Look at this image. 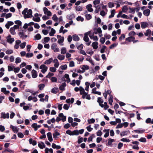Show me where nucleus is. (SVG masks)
Masks as SVG:
<instances>
[{
  "mask_svg": "<svg viewBox=\"0 0 153 153\" xmlns=\"http://www.w3.org/2000/svg\"><path fill=\"white\" fill-rule=\"evenodd\" d=\"M85 17L86 19L88 20L92 18L91 15L90 14H86L85 15Z\"/></svg>",
  "mask_w": 153,
  "mask_h": 153,
  "instance_id": "63",
  "label": "nucleus"
},
{
  "mask_svg": "<svg viewBox=\"0 0 153 153\" xmlns=\"http://www.w3.org/2000/svg\"><path fill=\"white\" fill-rule=\"evenodd\" d=\"M7 42L10 44H12L14 41V39L13 38H11V36L10 35L7 37Z\"/></svg>",
  "mask_w": 153,
  "mask_h": 153,
  "instance_id": "9",
  "label": "nucleus"
},
{
  "mask_svg": "<svg viewBox=\"0 0 153 153\" xmlns=\"http://www.w3.org/2000/svg\"><path fill=\"white\" fill-rule=\"evenodd\" d=\"M44 4L45 6H49L50 5V3L48 0H45L44 2Z\"/></svg>",
  "mask_w": 153,
  "mask_h": 153,
  "instance_id": "56",
  "label": "nucleus"
},
{
  "mask_svg": "<svg viewBox=\"0 0 153 153\" xmlns=\"http://www.w3.org/2000/svg\"><path fill=\"white\" fill-rule=\"evenodd\" d=\"M73 39L75 41H78L79 40V38L77 35L74 34L73 36Z\"/></svg>",
  "mask_w": 153,
  "mask_h": 153,
  "instance_id": "20",
  "label": "nucleus"
},
{
  "mask_svg": "<svg viewBox=\"0 0 153 153\" xmlns=\"http://www.w3.org/2000/svg\"><path fill=\"white\" fill-rule=\"evenodd\" d=\"M75 10L76 11H81L82 10V7L80 6H76L75 7Z\"/></svg>",
  "mask_w": 153,
  "mask_h": 153,
  "instance_id": "31",
  "label": "nucleus"
},
{
  "mask_svg": "<svg viewBox=\"0 0 153 153\" xmlns=\"http://www.w3.org/2000/svg\"><path fill=\"white\" fill-rule=\"evenodd\" d=\"M45 86V85L44 84H40L38 85V88L39 90H42Z\"/></svg>",
  "mask_w": 153,
  "mask_h": 153,
  "instance_id": "39",
  "label": "nucleus"
},
{
  "mask_svg": "<svg viewBox=\"0 0 153 153\" xmlns=\"http://www.w3.org/2000/svg\"><path fill=\"white\" fill-rule=\"evenodd\" d=\"M31 74L33 78H35L37 76L36 71L34 70H33L31 71Z\"/></svg>",
  "mask_w": 153,
  "mask_h": 153,
  "instance_id": "14",
  "label": "nucleus"
},
{
  "mask_svg": "<svg viewBox=\"0 0 153 153\" xmlns=\"http://www.w3.org/2000/svg\"><path fill=\"white\" fill-rule=\"evenodd\" d=\"M43 10L44 13L48 16H51L52 15V13L50 11L48 10V9L46 7L43 8Z\"/></svg>",
  "mask_w": 153,
  "mask_h": 153,
  "instance_id": "7",
  "label": "nucleus"
},
{
  "mask_svg": "<svg viewBox=\"0 0 153 153\" xmlns=\"http://www.w3.org/2000/svg\"><path fill=\"white\" fill-rule=\"evenodd\" d=\"M22 14L24 15V17L25 19L31 18L32 17V12L30 9L28 10L27 8H25L22 12Z\"/></svg>",
  "mask_w": 153,
  "mask_h": 153,
  "instance_id": "1",
  "label": "nucleus"
},
{
  "mask_svg": "<svg viewBox=\"0 0 153 153\" xmlns=\"http://www.w3.org/2000/svg\"><path fill=\"white\" fill-rule=\"evenodd\" d=\"M98 43L97 42H93L92 43V46L93 47L94 49H96L98 48Z\"/></svg>",
  "mask_w": 153,
  "mask_h": 153,
  "instance_id": "19",
  "label": "nucleus"
},
{
  "mask_svg": "<svg viewBox=\"0 0 153 153\" xmlns=\"http://www.w3.org/2000/svg\"><path fill=\"white\" fill-rule=\"evenodd\" d=\"M60 68L62 70H66L67 68V66L66 64L60 66Z\"/></svg>",
  "mask_w": 153,
  "mask_h": 153,
  "instance_id": "42",
  "label": "nucleus"
},
{
  "mask_svg": "<svg viewBox=\"0 0 153 153\" xmlns=\"http://www.w3.org/2000/svg\"><path fill=\"white\" fill-rule=\"evenodd\" d=\"M114 139L109 138L108 140V144L109 146H111L112 144V143L114 142Z\"/></svg>",
  "mask_w": 153,
  "mask_h": 153,
  "instance_id": "36",
  "label": "nucleus"
},
{
  "mask_svg": "<svg viewBox=\"0 0 153 153\" xmlns=\"http://www.w3.org/2000/svg\"><path fill=\"white\" fill-rule=\"evenodd\" d=\"M109 7L112 8L114 6V3L111 2H109L108 4Z\"/></svg>",
  "mask_w": 153,
  "mask_h": 153,
  "instance_id": "53",
  "label": "nucleus"
},
{
  "mask_svg": "<svg viewBox=\"0 0 153 153\" xmlns=\"http://www.w3.org/2000/svg\"><path fill=\"white\" fill-rule=\"evenodd\" d=\"M15 24H17V25L21 26L22 25V23L20 20H16L14 22Z\"/></svg>",
  "mask_w": 153,
  "mask_h": 153,
  "instance_id": "43",
  "label": "nucleus"
},
{
  "mask_svg": "<svg viewBox=\"0 0 153 153\" xmlns=\"http://www.w3.org/2000/svg\"><path fill=\"white\" fill-rule=\"evenodd\" d=\"M66 52V48L65 47L62 48L61 50V53L62 54H65Z\"/></svg>",
  "mask_w": 153,
  "mask_h": 153,
  "instance_id": "34",
  "label": "nucleus"
},
{
  "mask_svg": "<svg viewBox=\"0 0 153 153\" xmlns=\"http://www.w3.org/2000/svg\"><path fill=\"white\" fill-rule=\"evenodd\" d=\"M52 19L54 22H56L58 20V18L56 14L53 15Z\"/></svg>",
  "mask_w": 153,
  "mask_h": 153,
  "instance_id": "46",
  "label": "nucleus"
},
{
  "mask_svg": "<svg viewBox=\"0 0 153 153\" xmlns=\"http://www.w3.org/2000/svg\"><path fill=\"white\" fill-rule=\"evenodd\" d=\"M29 143L32 144L33 146H35L36 144V140H33L32 138H30L29 140Z\"/></svg>",
  "mask_w": 153,
  "mask_h": 153,
  "instance_id": "21",
  "label": "nucleus"
},
{
  "mask_svg": "<svg viewBox=\"0 0 153 153\" xmlns=\"http://www.w3.org/2000/svg\"><path fill=\"white\" fill-rule=\"evenodd\" d=\"M49 70L51 71L54 72L56 71V69L54 67H51L50 68Z\"/></svg>",
  "mask_w": 153,
  "mask_h": 153,
  "instance_id": "50",
  "label": "nucleus"
},
{
  "mask_svg": "<svg viewBox=\"0 0 153 153\" xmlns=\"http://www.w3.org/2000/svg\"><path fill=\"white\" fill-rule=\"evenodd\" d=\"M97 102L99 103V105L102 107H104V105L103 104V100L100 97H99L98 98Z\"/></svg>",
  "mask_w": 153,
  "mask_h": 153,
  "instance_id": "11",
  "label": "nucleus"
},
{
  "mask_svg": "<svg viewBox=\"0 0 153 153\" xmlns=\"http://www.w3.org/2000/svg\"><path fill=\"white\" fill-rule=\"evenodd\" d=\"M139 141L142 142H146V138L144 137H141L140 139L138 140Z\"/></svg>",
  "mask_w": 153,
  "mask_h": 153,
  "instance_id": "54",
  "label": "nucleus"
},
{
  "mask_svg": "<svg viewBox=\"0 0 153 153\" xmlns=\"http://www.w3.org/2000/svg\"><path fill=\"white\" fill-rule=\"evenodd\" d=\"M76 130L77 131V134H75L76 135H78L79 134H82L84 131V130L83 129H81L80 130H79V131L77 130Z\"/></svg>",
  "mask_w": 153,
  "mask_h": 153,
  "instance_id": "40",
  "label": "nucleus"
},
{
  "mask_svg": "<svg viewBox=\"0 0 153 153\" xmlns=\"http://www.w3.org/2000/svg\"><path fill=\"white\" fill-rule=\"evenodd\" d=\"M86 60L89 61L92 65H94V63L93 61L92 60L91 58V57H89L86 59Z\"/></svg>",
  "mask_w": 153,
  "mask_h": 153,
  "instance_id": "35",
  "label": "nucleus"
},
{
  "mask_svg": "<svg viewBox=\"0 0 153 153\" xmlns=\"http://www.w3.org/2000/svg\"><path fill=\"white\" fill-rule=\"evenodd\" d=\"M38 146L41 149H43L45 147L44 143L42 142H41L38 144Z\"/></svg>",
  "mask_w": 153,
  "mask_h": 153,
  "instance_id": "24",
  "label": "nucleus"
},
{
  "mask_svg": "<svg viewBox=\"0 0 153 153\" xmlns=\"http://www.w3.org/2000/svg\"><path fill=\"white\" fill-rule=\"evenodd\" d=\"M64 40V37L62 36L58 40L57 42L59 44L61 45H63V42Z\"/></svg>",
  "mask_w": 153,
  "mask_h": 153,
  "instance_id": "13",
  "label": "nucleus"
},
{
  "mask_svg": "<svg viewBox=\"0 0 153 153\" xmlns=\"http://www.w3.org/2000/svg\"><path fill=\"white\" fill-rule=\"evenodd\" d=\"M33 20L34 21L37 22H39L40 21V19L39 17H33Z\"/></svg>",
  "mask_w": 153,
  "mask_h": 153,
  "instance_id": "38",
  "label": "nucleus"
},
{
  "mask_svg": "<svg viewBox=\"0 0 153 153\" xmlns=\"http://www.w3.org/2000/svg\"><path fill=\"white\" fill-rule=\"evenodd\" d=\"M89 67L88 65H82L81 68L82 70L84 71L85 72L86 70L89 69Z\"/></svg>",
  "mask_w": 153,
  "mask_h": 153,
  "instance_id": "26",
  "label": "nucleus"
},
{
  "mask_svg": "<svg viewBox=\"0 0 153 153\" xmlns=\"http://www.w3.org/2000/svg\"><path fill=\"white\" fill-rule=\"evenodd\" d=\"M60 135V133L58 132H55L53 134V137L54 138L56 139L58 138L57 136Z\"/></svg>",
  "mask_w": 153,
  "mask_h": 153,
  "instance_id": "29",
  "label": "nucleus"
},
{
  "mask_svg": "<svg viewBox=\"0 0 153 153\" xmlns=\"http://www.w3.org/2000/svg\"><path fill=\"white\" fill-rule=\"evenodd\" d=\"M115 10H113L111 11V14L109 16V18H111L113 17L115 13Z\"/></svg>",
  "mask_w": 153,
  "mask_h": 153,
  "instance_id": "30",
  "label": "nucleus"
},
{
  "mask_svg": "<svg viewBox=\"0 0 153 153\" xmlns=\"http://www.w3.org/2000/svg\"><path fill=\"white\" fill-rule=\"evenodd\" d=\"M121 141L124 142H129L130 140L129 139H127L126 138H123L121 139Z\"/></svg>",
  "mask_w": 153,
  "mask_h": 153,
  "instance_id": "59",
  "label": "nucleus"
},
{
  "mask_svg": "<svg viewBox=\"0 0 153 153\" xmlns=\"http://www.w3.org/2000/svg\"><path fill=\"white\" fill-rule=\"evenodd\" d=\"M57 58L59 60H62L64 59L65 56L59 54Z\"/></svg>",
  "mask_w": 153,
  "mask_h": 153,
  "instance_id": "37",
  "label": "nucleus"
},
{
  "mask_svg": "<svg viewBox=\"0 0 153 153\" xmlns=\"http://www.w3.org/2000/svg\"><path fill=\"white\" fill-rule=\"evenodd\" d=\"M5 52L7 54H10L13 53V51L12 50H7Z\"/></svg>",
  "mask_w": 153,
  "mask_h": 153,
  "instance_id": "55",
  "label": "nucleus"
},
{
  "mask_svg": "<svg viewBox=\"0 0 153 153\" xmlns=\"http://www.w3.org/2000/svg\"><path fill=\"white\" fill-rule=\"evenodd\" d=\"M26 45V42H25L22 43L20 45V48L22 49H23L25 48Z\"/></svg>",
  "mask_w": 153,
  "mask_h": 153,
  "instance_id": "48",
  "label": "nucleus"
},
{
  "mask_svg": "<svg viewBox=\"0 0 153 153\" xmlns=\"http://www.w3.org/2000/svg\"><path fill=\"white\" fill-rule=\"evenodd\" d=\"M135 34L136 33L134 31H131L129 33L128 35L130 37L134 36Z\"/></svg>",
  "mask_w": 153,
  "mask_h": 153,
  "instance_id": "64",
  "label": "nucleus"
},
{
  "mask_svg": "<svg viewBox=\"0 0 153 153\" xmlns=\"http://www.w3.org/2000/svg\"><path fill=\"white\" fill-rule=\"evenodd\" d=\"M95 121V119L94 118H91L88 120V122L89 124L93 123Z\"/></svg>",
  "mask_w": 153,
  "mask_h": 153,
  "instance_id": "51",
  "label": "nucleus"
},
{
  "mask_svg": "<svg viewBox=\"0 0 153 153\" xmlns=\"http://www.w3.org/2000/svg\"><path fill=\"white\" fill-rule=\"evenodd\" d=\"M66 84L65 82H64L59 87L60 90L62 91L64 90L65 89V87L66 86Z\"/></svg>",
  "mask_w": 153,
  "mask_h": 153,
  "instance_id": "17",
  "label": "nucleus"
},
{
  "mask_svg": "<svg viewBox=\"0 0 153 153\" xmlns=\"http://www.w3.org/2000/svg\"><path fill=\"white\" fill-rule=\"evenodd\" d=\"M92 5L91 4L87 5L86 6V8L88 11L91 12L93 11V10L92 8Z\"/></svg>",
  "mask_w": 153,
  "mask_h": 153,
  "instance_id": "10",
  "label": "nucleus"
},
{
  "mask_svg": "<svg viewBox=\"0 0 153 153\" xmlns=\"http://www.w3.org/2000/svg\"><path fill=\"white\" fill-rule=\"evenodd\" d=\"M58 88H53L51 91V92L54 94H56L57 93Z\"/></svg>",
  "mask_w": 153,
  "mask_h": 153,
  "instance_id": "57",
  "label": "nucleus"
},
{
  "mask_svg": "<svg viewBox=\"0 0 153 153\" xmlns=\"http://www.w3.org/2000/svg\"><path fill=\"white\" fill-rule=\"evenodd\" d=\"M35 38L36 39L39 40L41 39V36L38 33L35 36Z\"/></svg>",
  "mask_w": 153,
  "mask_h": 153,
  "instance_id": "44",
  "label": "nucleus"
},
{
  "mask_svg": "<svg viewBox=\"0 0 153 153\" xmlns=\"http://www.w3.org/2000/svg\"><path fill=\"white\" fill-rule=\"evenodd\" d=\"M47 136L48 138V140L51 142H52L53 140V138L52 136L51 133L49 132L47 134Z\"/></svg>",
  "mask_w": 153,
  "mask_h": 153,
  "instance_id": "16",
  "label": "nucleus"
},
{
  "mask_svg": "<svg viewBox=\"0 0 153 153\" xmlns=\"http://www.w3.org/2000/svg\"><path fill=\"white\" fill-rule=\"evenodd\" d=\"M51 80L52 82H57V79L56 77H52L51 78Z\"/></svg>",
  "mask_w": 153,
  "mask_h": 153,
  "instance_id": "47",
  "label": "nucleus"
},
{
  "mask_svg": "<svg viewBox=\"0 0 153 153\" xmlns=\"http://www.w3.org/2000/svg\"><path fill=\"white\" fill-rule=\"evenodd\" d=\"M53 59L50 58L46 60L44 64H45L49 65L53 61Z\"/></svg>",
  "mask_w": 153,
  "mask_h": 153,
  "instance_id": "25",
  "label": "nucleus"
},
{
  "mask_svg": "<svg viewBox=\"0 0 153 153\" xmlns=\"http://www.w3.org/2000/svg\"><path fill=\"white\" fill-rule=\"evenodd\" d=\"M69 105L65 104L64 105L63 108L65 110H68L69 108Z\"/></svg>",
  "mask_w": 153,
  "mask_h": 153,
  "instance_id": "45",
  "label": "nucleus"
},
{
  "mask_svg": "<svg viewBox=\"0 0 153 153\" xmlns=\"http://www.w3.org/2000/svg\"><path fill=\"white\" fill-rule=\"evenodd\" d=\"M67 5L66 4H61L60 5V7L62 10L64 9L67 6Z\"/></svg>",
  "mask_w": 153,
  "mask_h": 153,
  "instance_id": "61",
  "label": "nucleus"
},
{
  "mask_svg": "<svg viewBox=\"0 0 153 153\" xmlns=\"http://www.w3.org/2000/svg\"><path fill=\"white\" fill-rule=\"evenodd\" d=\"M83 40L85 42H87L86 44L87 45L89 46L91 44V42H89V39L88 36H84L83 37Z\"/></svg>",
  "mask_w": 153,
  "mask_h": 153,
  "instance_id": "8",
  "label": "nucleus"
},
{
  "mask_svg": "<svg viewBox=\"0 0 153 153\" xmlns=\"http://www.w3.org/2000/svg\"><path fill=\"white\" fill-rule=\"evenodd\" d=\"M128 131H125L121 132L120 133V135L121 136H124L125 135H127L128 134Z\"/></svg>",
  "mask_w": 153,
  "mask_h": 153,
  "instance_id": "52",
  "label": "nucleus"
},
{
  "mask_svg": "<svg viewBox=\"0 0 153 153\" xmlns=\"http://www.w3.org/2000/svg\"><path fill=\"white\" fill-rule=\"evenodd\" d=\"M134 39L135 38L132 36H130L126 39V40L129 42H133Z\"/></svg>",
  "mask_w": 153,
  "mask_h": 153,
  "instance_id": "27",
  "label": "nucleus"
},
{
  "mask_svg": "<svg viewBox=\"0 0 153 153\" xmlns=\"http://www.w3.org/2000/svg\"><path fill=\"white\" fill-rule=\"evenodd\" d=\"M141 27L142 28H145L147 27L148 25L147 23L145 22H142L141 23Z\"/></svg>",
  "mask_w": 153,
  "mask_h": 153,
  "instance_id": "18",
  "label": "nucleus"
},
{
  "mask_svg": "<svg viewBox=\"0 0 153 153\" xmlns=\"http://www.w3.org/2000/svg\"><path fill=\"white\" fill-rule=\"evenodd\" d=\"M51 48L55 52H57L59 51V49L57 47V45L56 43H53L52 45Z\"/></svg>",
  "mask_w": 153,
  "mask_h": 153,
  "instance_id": "3",
  "label": "nucleus"
},
{
  "mask_svg": "<svg viewBox=\"0 0 153 153\" xmlns=\"http://www.w3.org/2000/svg\"><path fill=\"white\" fill-rule=\"evenodd\" d=\"M150 13V10L149 9H147L143 11V13L144 15L148 16L149 15Z\"/></svg>",
  "mask_w": 153,
  "mask_h": 153,
  "instance_id": "22",
  "label": "nucleus"
},
{
  "mask_svg": "<svg viewBox=\"0 0 153 153\" xmlns=\"http://www.w3.org/2000/svg\"><path fill=\"white\" fill-rule=\"evenodd\" d=\"M20 29L21 30V31L19 33V36L23 39L27 37V35H25V32L26 31V30L25 29L22 30V28H21Z\"/></svg>",
  "mask_w": 153,
  "mask_h": 153,
  "instance_id": "2",
  "label": "nucleus"
},
{
  "mask_svg": "<svg viewBox=\"0 0 153 153\" xmlns=\"http://www.w3.org/2000/svg\"><path fill=\"white\" fill-rule=\"evenodd\" d=\"M37 124L36 123H33L31 127L34 128V130L35 131H36L37 130Z\"/></svg>",
  "mask_w": 153,
  "mask_h": 153,
  "instance_id": "41",
  "label": "nucleus"
},
{
  "mask_svg": "<svg viewBox=\"0 0 153 153\" xmlns=\"http://www.w3.org/2000/svg\"><path fill=\"white\" fill-rule=\"evenodd\" d=\"M128 10V8L126 6H124L122 8V11L124 13H126Z\"/></svg>",
  "mask_w": 153,
  "mask_h": 153,
  "instance_id": "60",
  "label": "nucleus"
},
{
  "mask_svg": "<svg viewBox=\"0 0 153 153\" xmlns=\"http://www.w3.org/2000/svg\"><path fill=\"white\" fill-rule=\"evenodd\" d=\"M113 102V96L112 95H110V98L108 99L109 103L110 105H112Z\"/></svg>",
  "mask_w": 153,
  "mask_h": 153,
  "instance_id": "32",
  "label": "nucleus"
},
{
  "mask_svg": "<svg viewBox=\"0 0 153 153\" xmlns=\"http://www.w3.org/2000/svg\"><path fill=\"white\" fill-rule=\"evenodd\" d=\"M9 118V113H5V112L1 113V118L8 119Z\"/></svg>",
  "mask_w": 153,
  "mask_h": 153,
  "instance_id": "6",
  "label": "nucleus"
},
{
  "mask_svg": "<svg viewBox=\"0 0 153 153\" xmlns=\"http://www.w3.org/2000/svg\"><path fill=\"white\" fill-rule=\"evenodd\" d=\"M39 68L42 69L41 72L43 74H45L47 71L48 68L45 65L42 64L40 65Z\"/></svg>",
  "mask_w": 153,
  "mask_h": 153,
  "instance_id": "4",
  "label": "nucleus"
},
{
  "mask_svg": "<svg viewBox=\"0 0 153 153\" xmlns=\"http://www.w3.org/2000/svg\"><path fill=\"white\" fill-rule=\"evenodd\" d=\"M15 30L12 27L10 28V33L12 35H15L16 34V33L15 32Z\"/></svg>",
  "mask_w": 153,
  "mask_h": 153,
  "instance_id": "33",
  "label": "nucleus"
},
{
  "mask_svg": "<svg viewBox=\"0 0 153 153\" xmlns=\"http://www.w3.org/2000/svg\"><path fill=\"white\" fill-rule=\"evenodd\" d=\"M14 23L13 22L8 21L7 24L5 25V27L7 29H9L10 26L13 25Z\"/></svg>",
  "mask_w": 153,
  "mask_h": 153,
  "instance_id": "15",
  "label": "nucleus"
},
{
  "mask_svg": "<svg viewBox=\"0 0 153 153\" xmlns=\"http://www.w3.org/2000/svg\"><path fill=\"white\" fill-rule=\"evenodd\" d=\"M10 128H11L14 133H16L18 131L19 129L16 126H13L12 125H10Z\"/></svg>",
  "mask_w": 153,
  "mask_h": 153,
  "instance_id": "12",
  "label": "nucleus"
},
{
  "mask_svg": "<svg viewBox=\"0 0 153 153\" xmlns=\"http://www.w3.org/2000/svg\"><path fill=\"white\" fill-rule=\"evenodd\" d=\"M55 30L52 28L51 29V32L49 33V35L50 36H54V34L55 33Z\"/></svg>",
  "mask_w": 153,
  "mask_h": 153,
  "instance_id": "28",
  "label": "nucleus"
},
{
  "mask_svg": "<svg viewBox=\"0 0 153 153\" xmlns=\"http://www.w3.org/2000/svg\"><path fill=\"white\" fill-rule=\"evenodd\" d=\"M151 32V30L150 29H148L146 30V32L145 33V35L146 36H148L149 34H150Z\"/></svg>",
  "mask_w": 153,
  "mask_h": 153,
  "instance_id": "62",
  "label": "nucleus"
},
{
  "mask_svg": "<svg viewBox=\"0 0 153 153\" xmlns=\"http://www.w3.org/2000/svg\"><path fill=\"white\" fill-rule=\"evenodd\" d=\"M76 20L77 21L83 22L84 20V19L81 16H79L76 18Z\"/></svg>",
  "mask_w": 153,
  "mask_h": 153,
  "instance_id": "49",
  "label": "nucleus"
},
{
  "mask_svg": "<svg viewBox=\"0 0 153 153\" xmlns=\"http://www.w3.org/2000/svg\"><path fill=\"white\" fill-rule=\"evenodd\" d=\"M54 75V74L49 72L48 74L46 76V77L47 78H50L51 76H53Z\"/></svg>",
  "mask_w": 153,
  "mask_h": 153,
  "instance_id": "58",
  "label": "nucleus"
},
{
  "mask_svg": "<svg viewBox=\"0 0 153 153\" xmlns=\"http://www.w3.org/2000/svg\"><path fill=\"white\" fill-rule=\"evenodd\" d=\"M145 131L144 129H138L135 130H134V131L136 133L138 134H142Z\"/></svg>",
  "mask_w": 153,
  "mask_h": 153,
  "instance_id": "23",
  "label": "nucleus"
},
{
  "mask_svg": "<svg viewBox=\"0 0 153 153\" xmlns=\"http://www.w3.org/2000/svg\"><path fill=\"white\" fill-rule=\"evenodd\" d=\"M77 131L76 130H74L72 131L70 130H68L66 131V133L70 135H75V134H77Z\"/></svg>",
  "mask_w": 153,
  "mask_h": 153,
  "instance_id": "5",
  "label": "nucleus"
}]
</instances>
